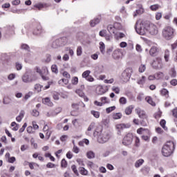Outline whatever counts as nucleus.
<instances>
[{
	"label": "nucleus",
	"instance_id": "obj_1",
	"mask_svg": "<svg viewBox=\"0 0 177 177\" xmlns=\"http://www.w3.org/2000/svg\"><path fill=\"white\" fill-rule=\"evenodd\" d=\"M175 150V142L170 141L167 142L162 148V154L164 157H169Z\"/></svg>",
	"mask_w": 177,
	"mask_h": 177
},
{
	"label": "nucleus",
	"instance_id": "obj_2",
	"mask_svg": "<svg viewBox=\"0 0 177 177\" xmlns=\"http://www.w3.org/2000/svg\"><path fill=\"white\" fill-rule=\"evenodd\" d=\"M94 133H96L97 136V142L99 143H106V142H109V140L110 139V133L102 129L100 131L95 130Z\"/></svg>",
	"mask_w": 177,
	"mask_h": 177
},
{
	"label": "nucleus",
	"instance_id": "obj_3",
	"mask_svg": "<svg viewBox=\"0 0 177 177\" xmlns=\"http://www.w3.org/2000/svg\"><path fill=\"white\" fill-rule=\"evenodd\" d=\"M37 80H38L37 73L32 71H28L22 76V81L26 84H30V82H34V81H37Z\"/></svg>",
	"mask_w": 177,
	"mask_h": 177
},
{
	"label": "nucleus",
	"instance_id": "obj_4",
	"mask_svg": "<svg viewBox=\"0 0 177 177\" xmlns=\"http://www.w3.org/2000/svg\"><path fill=\"white\" fill-rule=\"evenodd\" d=\"M174 32L175 29L171 26L165 27L162 31V37L167 41H170V39H172L175 37Z\"/></svg>",
	"mask_w": 177,
	"mask_h": 177
},
{
	"label": "nucleus",
	"instance_id": "obj_5",
	"mask_svg": "<svg viewBox=\"0 0 177 177\" xmlns=\"http://www.w3.org/2000/svg\"><path fill=\"white\" fill-rule=\"evenodd\" d=\"M149 26V24H140L138 25V24H136L135 28L137 34H139V35H145L146 32H147V27Z\"/></svg>",
	"mask_w": 177,
	"mask_h": 177
},
{
	"label": "nucleus",
	"instance_id": "obj_6",
	"mask_svg": "<svg viewBox=\"0 0 177 177\" xmlns=\"http://www.w3.org/2000/svg\"><path fill=\"white\" fill-rule=\"evenodd\" d=\"M132 74V68H126L121 74L120 80L123 82H128L131 78V75Z\"/></svg>",
	"mask_w": 177,
	"mask_h": 177
},
{
	"label": "nucleus",
	"instance_id": "obj_7",
	"mask_svg": "<svg viewBox=\"0 0 177 177\" xmlns=\"http://www.w3.org/2000/svg\"><path fill=\"white\" fill-rule=\"evenodd\" d=\"M133 141V135L131 133H129L123 138L122 145H124V146H129V145H132Z\"/></svg>",
	"mask_w": 177,
	"mask_h": 177
},
{
	"label": "nucleus",
	"instance_id": "obj_8",
	"mask_svg": "<svg viewBox=\"0 0 177 177\" xmlns=\"http://www.w3.org/2000/svg\"><path fill=\"white\" fill-rule=\"evenodd\" d=\"M147 31L151 35H157L158 34V28L153 24H148Z\"/></svg>",
	"mask_w": 177,
	"mask_h": 177
},
{
	"label": "nucleus",
	"instance_id": "obj_9",
	"mask_svg": "<svg viewBox=\"0 0 177 177\" xmlns=\"http://www.w3.org/2000/svg\"><path fill=\"white\" fill-rule=\"evenodd\" d=\"M63 41H64V38H59V39H55L52 42L51 48H53V49H57V48H60V46H63V45H64V43H63Z\"/></svg>",
	"mask_w": 177,
	"mask_h": 177
},
{
	"label": "nucleus",
	"instance_id": "obj_10",
	"mask_svg": "<svg viewBox=\"0 0 177 177\" xmlns=\"http://www.w3.org/2000/svg\"><path fill=\"white\" fill-rule=\"evenodd\" d=\"M125 128H131V124H119L116 125V129H118V135H121V131L125 129Z\"/></svg>",
	"mask_w": 177,
	"mask_h": 177
},
{
	"label": "nucleus",
	"instance_id": "obj_11",
	"mask_svg": "<svg viewBox=\"0 0 177 177\" xmlns=\"http://www.w3.org/2000/svg\"><path fill=\"white\" fill-rule=\"evenodd\" d=\"M136 111L138 117L142 118V120L147 118V115H146V112H145V111H142L140 109H137Z\"/></svg>",
	"mask_w": 177,
	"mask_h": 177
},
{
	"label": "nucleus",
	"instance_id": "obj_12",
	"mask_svg": "<svg viewBox=\"0 0 177 177\" xmlns=\"http://www.w3.org/2000/svg\"><path fill=\"white\" fill-rule=\"evenodd\" d=\"M121 51L120 50H115L112 54V57L115 60H118L121 57Z\"/></svg>",
	"mask_w": 177,
	"mask_h": 177
},
{
	"label": "nucleus",
	"instance_id": "obj_13",
	"mask_svg": "<svg viewBox=\"0 0 177 177\" xmlns=\"http://www.w3.org/2000/svg\"><path fill=\"white\" fill-rule=\"evenodd\" d=\"M152 66L153 68H158L161 66V59L157 58L152 62Z\"/></svg>",
	"mask_w": 177,
	"mask_h": 177
},
{
	"label": "nucleus",
	"instance_id": "obj_14",
	"mask_svg": "<svg viewBox=\"0 0 177 177\" xmlns=\"http://www.w3.org/2000/svg\"><path fill=\"white\" fill-rule=\"evenodd\" d=\"M157 53H158V48L156 46H152L149 50V55L151 56H157Z\"/></svg>",
	"mask_w": 177,
	"mask_h": 177
},
{
	"label": "nucleus",
	"instance_id": "obj_15",
	"mask_svg": "<svg viewBox=\"0 0 177 177\" xmlns=\"http://www.w3.org/2000/svg\"><path fill=\"white\" fill-rule=\"evenodd\" d=\"M49 6L46 3H37L34 6V8L38 9V10H42L44 8H48Z\"/></svg>",
	"mask_w": 177,
	"mask_h": 177
},
{
	"label": "nucleus",
	"instance_id": "obj_16",
	"mask_svg": "<svg viewBox=\"0 0 177 177\" xmlns=\"http://www.w3.org/2000/svg\"><path fill=\"white\" fill-rule=\"evenodd\" d=\"M42 27L41 26H38L33 31V35H40V34H42Z\"/></svg>",
	"mask_w": 177,
	"mask_h": 177
},
{
	"label": "nucleus",
	"instance_id": "obj_17",
	"mask_svg": "<svg viewBox=\"0 0 177 177\" xmlns=\"http://www.w3.org/2000/svg\"><path fill=\"white\" fill-rule=\"evenodd\" d=\"M100 23V19L95 18L94 19L90 21L91 27H95V26L99 24Z\"/></svg>",
	"mask_w": 177,
	"mask_h": 177
},
{
	"label": "nucleus",
	"instance_id": "obj_18",
	"mask_svg": "<svg viewBox=\"0 0 177 177\" xmlns=\"http://www.w3.org/2000/svg\"><path fill=\"white\" fill-rule=\"evenodd\" d=\"M134 107L135 106H133V105H130L127 106L124 111L125 114H127V115L132 114V110H133Z\"/></svg>",
	"mask_w": 177,
	"mask_h": 177
},
{
	"label": "nucleus",
	"instance_id": "obj_19",
	"mask_svg": "<svg viewBox=\"0 0 177 177\" xmlns=\"http://www.w3.org/2000/svg\"><path fill=\"white\" fill-rule=\"evenodd\" d=\"M112 117L113 120H121L122 118V114L121 113H113Z\"/></svg>",
	"mask_w": 177,
	"mask_h": 177
},
{
	"label": "nucleus",
	"instance_id": "obj_20",
	"mask_svg": "<svg viewBox=\"0 0 177 177\" xmlns=\"http://www.w3.org/2000/svg\"><path fill=\"white\" fill-rule=\"evenodd\" d=\"M86 157L89 160H92V158H95V152L92 151H89L86 153Z\"/></svg>",
	"mask_w": 177,
	"mask_h": 177
},
{
	"label": "nucleus",
	"instance_id": "obj_21",
	"mask_svg": "<svg viewBox=\"0 0 177 177\" xmlns=\"http://www.w3.org/2000/svg\"><path fill=\"white\" fill-rule=\"evenodd\" d=\"M143 162H145V160H143V159L138 160L135 163L136 168H139V167H140L143 165Z\"/></svg>",
	"mask_w": 177,
	"mask_h": 177
},
{
	"label": "nucleus",
	"instance_id": "obj_22",
	"mask_svg": "<svg viewBox=\"0 0 177 177\" xmlns=\"http://www.w3.org/2000/svg\"><path fill=\"white\" fill-rule=\"evenodd\" d=\"M107 30L109 31V32H110L111 34V32L113 34H115V29L114 27V25H109L107 26Z\"/></svg>",
	"mask_w": 177,
	"mask_h": 177
},
{
	"label": "nucleus",
	"instance_id": "obj_23",
	"mask_svg": "<svg viewBox=\"0 0 177 177\" xmlns=\"http://www.w3.org/2000/svg\"><path fill=\"white\" fill-rule=\"evenodd\" d=\"M165 124H167L165 120L162 119L160 120V125L163 128V129H165V131H168V127H165Z\"/></svg>",
	"mask_w": 177,
	"mask_h": 177
},
{
	"label": "nucleus",
	"instance_id": "obj_24",
	"mask_svg": "<svg viewBox=\"0 0 177 177\" xmlns=\"http://www.w3.org/2000/svg\"><path fill=\"white\" fill-rule=\"evenodd\" d=\"M106 48V46H104V43L102 41L100 42V52L102 53V55H104V49Z\"/></svg>",
	"mask_w": 177,
	"mask_h": 177
},
{
	"label": "nucleus",
	"instance_id": "obj_25",
	"mask_svg": "<svg viewBox=\"0 0 177 177\" xmlns=\"http://www.w3.org/2000/svg\"><path fill=\"white\" fill-rule=\"evenodd\" d=\"M145 82H146V77L142 76L141 79L138 80L137 83L138 85H144Z\"/></svg>",
	"mask_w": 177,
	"mask_h": 177
},
{
	"label": "nucleus",
	"instance_id": "obj_26",
	"mask_svg": "<svg viewBox=\"0 0 177 177\" xmlns=\"http://www.w3.org/2000/svg\"><path fill=\"white\" fill-rule=\"evenodd\" d=\"M145 100H147V103L151 104V106H156V102H153V99H151V97H147Z\"/></svg>",
	"mask_w": 177,
	"mask_h": 177
},
{
	"label": "nucleus",
	"instance_id": "obj_27",
	"mask_svg": "<svg viewBox=\"0 0 177 177\" xmlns=\"http://www.w3.org/2000/svg\"><path fill=\"white\" fill-rule=\"evenodd\" d=\"M8 30L10 31V34H15L16 28L15 27V25H10L8 26Z\"/></svg>",
	"mask_w": 177,
	"mask_h": 177
},
{
	"label": "nucleus",
	"instance_id": "obj_28",
	"mask_svg": "<svg viewBox=\"0 0 177 177\" xmlns=\"http://www.w3.org/2000/svg\"><path fill=\"white\" fill-rule=\"evenodd\" d=\"M91 113L92 114V115H93V117H95V118H99V117H100V112L99 111H91Z\"/></svg>",
	"mask_w": 177,
	"mask_h": 177
},
{
	"label": "nucleus",
	"instance_id": "obj_29",
	"mask_svg": "<svg viewBox=\"0 0 177 177\" xmlns=\"http://www.w3.org/2000/svg\"><path fill=\"white\" fill-rule=\"evenodd\" d=\"M71 169L77 176H80V174L78 173V170L77 169V166H75V165H73L71 166Z\"/></svg>",
	"mask_w": 177,
	"mask_h": 177
},
{
	"label": "nucleus",
	"instance_id": "obj_30",
	"mask_svg": "<svg viewBox=\"0 0 177 177\" xmlns=\"http://www.w3.org/2000/svg\"><path fill=\"white\" fill-rule=\"evenodd\" d=\"M52 73H55V74H57L59 73V70L57 69V65L53 64L51 66Z\"/></svg>",
	"mask_w": 177,
	"mask_h": 177
},
{
	"label": "nucleus",
	"instance_id": "obj_31",
	"mask_svg": "<svg viewBox=\"0 0 177 177\" xmlns=\"http://www.w3.org/2000/svg\"><path fill=\"white\" fill-rule=\"evenodd\" d=\"M161 115H162V112H161V111H159L153 115V117L154 118H156V120H159V118H161Z\"/></svg>",
	"mask_w": 177,
	"mask_h": 177
},
{
	"label": "nucleus",
	"instance_id": "obj_32",
	"mask_svg": "<svg viewBox=\"0 0 177 177\" xmlns=\"http://www.w3.org/2000/svg\"><path fill=\"white\" fill-rule=\"evenodd\" d=\"M79 171L81 175H88V170H86L84 167H80Z\"/></svg>",
	"mask_w": 177,
	"mask_h": 177
},
{
	"label": "nucleus",
	"instance_id": "obj_33",
	"mask_svg": "<svg viewBox=\"0 0 177 177\" xmlns=\"http://www.w3.org/2000/svg\"><path fill=\"white\" fill-rule=\"evenodd\" d=\"M149 122L147 121V118L146 119H142L140 122L142 127H147Z\"/></svg>",
	"mask_w": 177,
	"mask_h": 177
},
{
	"label": "nucleus",
	"instance_id": "obj_34",
	"mask_svg": "<svg viewBox=\"0 0 177 177\" xmlns=\"http://www.w3.org/2000/svg\"><path fill=\"white\" fill-rule=\"evenodd\" d=\"M42 74L44 75H48L49 74V71H48V67L44 66L41 69Z\"/></svg>",
	"mask_w": 177,
	"mask_h": 177
},
{
	"label": "nucleus",
	"instance_id": "obj_35",
	"mask_svg": "<svg viewBox=\"0 0 177 177\" xmlns=\"http://www.w3.org/2000/svg\"><path fill=\"white\" fill-rule=\"evenodd\" d=\"M114 110H115V106H110L106 109L107 114H110V113H111V111H114Z\"/></svg>",
	"mask_w": 177,
	"mask_h": 177
},
{
	"label": "nucleus",
	"instance_id": "obj_36",
	"mask_svg": "<svg viewBox=\"0 0 177 177\" xmlns=\"http://www.w3.org/2000/svg\"><path fill=\"white\" fill-rule=\"evenodd\" d=\"M43 103L44 104H47V106H50L51 103H50V99H49V97H46V98H44L43 100Z\"/></svg>",
	"mask_w": 177,
	"mask_h": 177
},
{
	"label": "nucleus",
	"instance_id": "obj_37",
	"mask_svg": "<svg viewBox=\"0 0 177 177\" xmlns=\"http://www.w3.org/2000/svg\"><path fill=\"white\" fill-rule=\"evenodd\" d=\"M115 30H122V26L120 23L114 24Z\"/></svg>",
	"mask_w": 177,
	"mask_h": 177
},
{
	"label": "nucleus",
	"instance_id": "obj_38",
	"mask_svg": "<svg viewBox=\"0 0 177 177\" xmlns=\"http://www.w3.org/2000/svg\"><path fill=\"white\" fill-rule=\"evenodd\" d=\"M61 167L62 168H67V161L66 160V159H62L61 161Z\"/></svg>",
	"mask_w": 177,
	"mask_h": 177
},
{
	"label": "nucleus",
	"instance_id": "obj_39",
	"mask_svg": "<svg viewBox=\"0 0 177 177\" xmlns=\"http://www.w3.org/2000/svg\"><path fill=\"white\" fill-rule=\"evenodd\" d=\"M119 103H120V104H127V98L121 97L119 100Z\"/></svg>",
	"mask_w": 177,
	"mask_h": 177
},
{
	"label": "nucleus",
	"instance_id": "obj_40",
	"mask_svg": "<svg viewBox=\"0 0 177 177\" xmlns=\"http://www.w3.org/2000/svg\"><path fill=\"white\" fill-rule=\"evenodd\" d=\"M107 35V30H102L99 32L100 37H104Z\"/></svg>",
	"mask_w": 177,
	"mask_h": 177
},
{
	"label": "nucleus",
	"instance_id": "obj_41",
	"mask_svg": "<svg viewBox=\"0 0 177 177\" xmlns=\"http://www.w3.org/2000/svg\"><path fill=\"white\" fill-rule=\"evenodd\" d=\"M91 74V71H86L82 73V78H87Z\"/></svg>",
	"mask_w": 177,
	"mask_h": 177
},
{
	"label": "nucleus",
	"instance_id": "obj_42",
	"mask_svg": "<svg viewBox=\"0 0 177 177\" xmlns=\"http://www.w3.org/2000/svg\"><path fill=\"white\" fill-rule=\"evenodd\" d=\"M104 93H106V89L103 86H100L98 95H103Z\"/></svg>",
	"mask_w": 177,
	"mask_h": 177
},
{
	"label": "nucleus",
	"instance_id": "obj_43",
	"mask_svg": "<svg viewBox=\"0 0 177 177\" xmlns=\"http://www.w3.org/2000/svg\"><path fill=\"white\" fill-rule=\"evenodd\" d=\"M76 93L80 96V97H82L83 96L85 95V93H84V92L82 91V90L81 89H77L76 90Z\"/></svg>",
	"mask_w": 177,
	"mask_h": 177
},
{
	"label": "nucleus",
	"instance_id": "obj_44",
	"mask_svg": "<svg viewBox=\"0 0 177 177\" xmlns=\"http://www.w3.org/2000/svg\"><path fill=\"white\" fill-rule=\"evenodd\" d=\"M42 86L40 84H35L34 89L35 91H37V92H41V89Z\"/></svg>",
	"mask_w": 177,
	"mask_h": 177
},
{
	"label": "nucleus",
	"instance_id": "obj_45",
	"mask_svg": "<svg viewBox=\"0 0 177 177\" xmlns=\"http://www.w3.org/2000/svg\"><path fill=\"white\" fill-rule=\"evenodd\" d=\"M21 49H24V50H27L28 52H30V46L27 44H22L21 46Z\"/></svg>",
	"mask_w": 177,
	"mask_h": 177
},
{
	"label": "nucleus",
	"instance_id": "obj_46",
	"mask_svg": "<svg viewBox=\"0 0 177 177\" xmlns=\"http://www.w3.org/2000/svg\"><path fill=\"white\" fill-rule=\"evenodd\" d=\"M82 55V47L78 46L77 48V56H81Z\"/></svg>",
	"mask_w": 177,
	"mask_h": 177
},
{
	"label": "nucleus",
	"instance_id": "obj_47",
	"mask_svg": "<svg viewBox=\"0 0 177 177\" xmlns=\"http://www.w3.org/2000/svg\"><path fill=\"white\" fill-rule=\"evenodd\" d=\"M32 91H29L28 93L26 94L24 99L25 100H28L31 96H32Z\"/></svg>",
	"mask_w": 177,
	"mask_h": 177
},
{
	"label": "nucleus",
	"instance_id": "obj_48",
	"mask_svg": "<svg viewBox=\"0 0 177 177\" xmlns=\"http://www.w3.org/2000/svg\"><path fill=\"white\" fill-rule=\"evenodd\" d=\"M160 8L158 4L152 5L150 6L151 10H157Z\"/></svg>",
	"mask_w": 177,
	"mask_h": 177
},
{
	"label": "nucleus",
	"instance_id": "obj_49",
	"mask_svg": "<svg viewBox=\"0 0 177 177\" xmlns=\"http://www.w3.org/2000/svg\"><path fill=\"white\" fill-rule=\"evenodd\" d=\"M26 128H27V123H24L22 127L19 129V133L24 132V131L26 130Z\"/></svg>",
	"mask_w": 177,
	"mask_h": 177
},
{
	"label": "nucleus",
	"instance_id": "obj_50",
	"mask_svg": "<svg viewBox=\"0 0 177 177\" xmlns=\"http://www.w3.org/2000/svg\"><path fill=\"white\" fill-rule=\"evenodd\" d=\"M168 90H167V88H163L162 91H161V95H162L163 96H168Z\"/></svg>",
	"mask_w": 177,
	"mask_h": 177
},
{
	"label": "nucleus",
	"instance_id": "obj_51",
	"mask_svg": "<svg viewBox=\"0 0 177 177\" xmlns=\"http://www.w3.org/2000/svg\"><path fill=\"white\" fill-rule=\"evenodd\" d=\"M15 78H16V74L15 73H11L8 77L9 81H12V80H15Z\"/></svg>",
	"mask_w": 177,
	"mask_h": 177
},
{
	"label": "nucleus",
	"instance_id": "obj_52",
	"mask_svg": "<svg viewBox=\"0 0 177 177\" xmlns=\"http://www.w3.org/2000/svg\"><path fill=\"white\" fill-rule=\"evenodd\" d=\"M72 84H73V85H77L78 84V77H74L72 79Z\"/></svg>",
	"mask_w": 177,
	"mask_h": 177
},
{
	"label": "nucleus",
	"instance_id": "obj_53",
	"mask_svg": "<svg viewBox=\"0 0 177 177\" xmlns=\"http://www.w3.org/2000/svg\"><path fill=\"white\" fill-rule=\"evenodd\" d=\"M146 71V66L145 65H141L139 68V72L140 73H145Z\"/></svg>",
	"mask_w": 177,
	"mask_h": 177
},
{
	"label": "nucleus",
	"instance_id": "obj_54",
	"mask_svg": "<svg viewBox=\"0 0 177 177\" xmlns=\"http://www.w3.org/2000/svg\"><path fill=\"white\" fill-rule=\"evenodd\" d=\"M32 115L33 117H38V115H39V112L38 111H37L36 109H34L32 111Z\"/></svg>",
	"mask_w": 177,
	"mask_h": 177
},
{
	"label": "nucleus",
	"instance_id": "obj_55",
	"mask_svg": "<svg viewBox=\"0 0 177 177\" xmlns=\"http://www.w3.org/2000/svg\"><path fill=\"white\" fill-rule=\"evenodd\" d=\"M46 57L45 59L46 63H50V60H52L50 55L47 54L46 55Z\"/></svg>",
	"mask_w": 177,
	"mask_h": 177
},
{
	"label": "nucleus",
	"instance_id": "obj_56",
	"mask_svg": "<svg viewBox=\"0 0 177 177\" xmlns=\"http://www.w3.org/2000/svg\"><path fill=\"white\" fill-rule=\"evenodd\" d=\"M135 142H136V147H139V146H140V139H139L138 137H136V141H135Z\"/></svg>",
	"mask_w": 177,
	"mask_h": 177
},
{
	"label": "nucleus",
	"instance_id": "obj_57",
	"mask_svg": "<svg viewBox=\"0 0 177 177\" xmlns=\"http://www.w3.org/2000/svg\"><path fill=\"white\" fill-rule=\"evenodd\" d=\"M112 91L115 92V93H117V94L120 93V88L118 87L113 86Z\"/></svg>",
	"mask_w": 177,
	"mask_h": 177
},
{
	"label": "nucleus",
	"instance_id": "obj_58",
	"mask_svg": "<svg viewBox=\"0 0 177 177\" xmlns=\"http://www.w3.org/2000/svg\"><path fill=\"white\" fill-rule=\"evenodd\" d=\"M16 68L19 71L21 70V68H23V66H21V64L17 62L16 63Z\"/></svg>",
	"mask_w": 177,
	"mask_h": 177
},
{
	"label": "nucleus",
	"instance_id": "obj_59",
	"mask_svg": "<svg viewBox=\"0 0 177 177\" xmlns=\"http://www.w3.org/2000/svg\"><path fill=\"white\" fill-rule=\"evenodd\" d=\"M15 161H16V158L15 156L10 157L8 159V162H10V164H13Z\"/></svg>",
	"mask_w": 177,
	"mask_h": 177
},
{
	"label": "nucleus",
	"instance_id": "obj_60",
	"mask_svg": "<svg viewBox=\"0 0 177 177\" xmlns=\"http://www.w3.org/2000/svg\"><path fill=\"white\" fill-rule=\"evenodd\" d=\"M93 128H95V123L93 122L88 126L87 131H91Z\"/></svg>",
	"mask_w": 177,
	"mask_h": 177
},
{
	"label": "nucleus",
	"instance_id": "obj_61",
	"mask_svg": "<svg viewBox=\"0 0 177 177\" xmlns=\"http://www.w3.org/2000/svg\"><path fill=\"white\" fill-rule=\"evenodd\" d=\"M170 84L173 86H176V85H177V80H176V79H174V80H171Z\"/></svg>",
	"mask_w": 177,
	"mask_h": 177
},
{
	"label": "nucleus",
	"instance_id": "obj_62",
	"mask_svg": "<svg viewBox=\"0 0 177 177\" xmlns=\"http://www.w3.org/2000/svg\"><path fill=\"white\" fill-rule=\"evenodd\" d=\"M63 76L65 77L66 78H71V76L68 74L67 71H64L63 73Z\"/></svg>",
	"mask_w": 177,
	"mask_h": 177
},
{
	"label": "nucleus",
	"instance_id": "obj_63",
	"mask_svg": "<svg viewBox=\"0 0 177 177\" xmlns=\"http://www.w3.org/2000/svg\"><path fill=\"white\" fill-rule=\"evenodd\" d=\"M172 114L175 118H177V108L172 110Z\"/></svg>",
	"mask_w": 177,
	"mask_h": 177
},
{
	"label": "nucleus",
	"instance_id": "obj_64",
	"mask_svg": "<svg viewBox=\"0 0 177 177\" xmlns=\"http://www.w3.org/2000/svg\"><path fill=\"white\" fill-rule=\"evenodd\" d=\"M27 149H28V145H21V150L22 151H26V150H27Z\"/></svg>",
	"mask_w": 177,
	"mask_h": 177
}]
</instances>
